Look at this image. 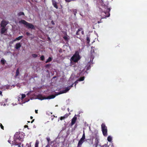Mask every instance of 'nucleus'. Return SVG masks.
Instances as JSON below:
<instances>
[{
	"mask_svg": "<svg viewBox=\"0 0 147 147\" xmlns=\"http://www.w3.org/2000/svg\"><path fill=\"white\" fill-rule=\"evenodd\" d=\"M103 7L105 9L107 10L106 11L105 10L104 11H102L101 14L103 15L102 18H106L107 17H109L110 16V11L111 8H108V6L107 5H104L103 6Z\"/></svg>",
	"mask_w": 147,
	"mask_h": 147,
	"instance_id": "f257e3e1",
	"label": "nucleus"
},
{
	"mask_svg": "<svg viewBox=\"0 0 147 147\" xmlns=\"http://www.w3.org/2000/svg\"><path fill=\"white\" fill-rule=\"evenodd\" d=\"M20 24H23L26 26L28 28L34 29L35 28L33 25L31 23H29L24 20H22L19 21Z\"/></svg>",
	"mask_w": 147,
	"mask_h": 147,
	"instance_id": "f03ea898",
	"label": "nucleus"
},
{
	"mask_svg": "<svg viewBox=\"0 0 147 147\" xmlns=\"http://www.w3.org/2000/svg\"><path fill=\"white\" fill-rule=\"evenodd\" d=\"M80 59V58L79 53L78 52H76L71 57L70 60L71 61H73L75 63H76L78 62Z\"/></svg>",
	"mask_w": 147,
	"mask_h": 147,
	"instance_id": "7ed1b4c3",
	"label": "nucleus"
},
{
	"mask_svg": "<svg viewBox=\"0 0 147 147\" xmlns=\"http://www.w3.org/2000/svg\"><path fill=\"white\" fill-rule=\"evenodd\" d=\"M58 94H55V95H51L49 96H47V97H45L44 96H43L42 95H39L38 97V98L41 100H42L44 99H51L54 98Z\"/></svg>",
	"mask_w": 147,
	"mask_h": 147,
	"instance_id": "20e7f679",
	"label": "nucleus"
},
{
	"mask_svg": "<svg viewBox=\"0 0 147 147\" xmlns=\"http://www.w3.org/2000/svg\"><path fill=\"white\" fill-rule=\"evenodd\" d=\"M20 134L21 133L20 132H17L14 135V138L16 139H18L20 141H22L23 136H21Z\"/></svg>",
	"mask_w": 147,
	"mask_h": 147,
	"instance_id": "39448f33",
	"label": "nucleus"
},
{
	"mask_svg": "<svg viewBox=\"0 0 147 147\" xmlns=\"http://www.w3.org/2000/svg\"><path fill=\"white\" fill-rule=\"evenodd\" d=\"M74 84V83L72 85H71L69 87H67L65 88V89L63 90L62 91H60L59 93L58 94H61L65 93L67 92V91H68L71 88L73 87V85Z\"/></svg>",
	"mask_w": 147,
	"mask_h": 147,
	"instance_id": "423d86ee",
	"label": "nucleus"
},
{
	"mask_svg": "<svg viewBox=\"0 0 147 147\" xmlns=\"http://www.w3.org/2000/svg\"><path fill=\"white\" fill-rule=\"evenodd\" d=\"M77 119V115H75L74 117L71 120V122L70 124V126H72L76 123Z\"/></svg>",
	"mask_w": 147,
	"mask_h": 147,
	"instance_id": "0eeeda50",
	"label": "nucleus"
},
{
	"mask_svg": "<svg viewBox=\"0 0 147 147\" xmlns=\"http://www.w3.org/2000/svg\"><path fill=\"white\" fill-rule=\"evenodd\" d=\"M21 142H18L16 140H14L13 143L14 147H21Z\"/></svg>",
	"mask_w": 147,
	"mask_h": 147,
	"instance_id": "6e6552de",
	"label": "nucleus"
},
{
	"mask_svg": "<svg viewBox=\"0 0 147 147\" xmlns=\"http://www.w3.org/2000/svg\"><path fill=\"white\" fill-rule=\"evenodd\" d=\"M88 139H86L85 141H87V140H88ZM85 141V140L81 138L80 140L79 141L77 147H81L82 145V144Z\"/></svg>",
	"mask_w": 147,
	"mask_h": 147,
	"instance_id": "1a4fd4ad",
	"label": "nucleus"
},
{
	"mask_svg": "<svg viewBox=\"0 0 147 147\" xmlns=\"http://www.w3.org/2000/svg\"><path fill=\"white\" fill-rule=\"evenodd\" d=\"M8 24V22L5 20H2L1 22V26L2 27H5Z\"/></svg>",
	"mask_w": 147,
	"mask_h": 147,
	"instance_id": "9d476101",
	"label": "nucleus"
},
{
	"mask_svg": "<svg viewBox=\"0 0 147 147\" xmlns=\"http://www.w3.org/2000/svg\"><path fill=\"white\" fill-rule=\"evenodd\" d=\"M52 2L53 5V6L56 9H58V6L57 5V3L55 0H52Z\"/></svg>",
	"mask_w": 147,
	"mask_h": 147,
	"instance_id": "9b49d317",
	"label": "nucleus"
},
{
	"mask_svg": "<svg viewBox=\"0 0 147 147\" xmlns=\"http://www.w3.org/2000/svg\"><path fill=\"white\" fill-rule=\"evenodd\" d=\"M21 45L20 42L16 43L15 45V48L17 50L19 49L21 47Z\"/></svg>",
	"mask_w": 147,
	"mask_h": 147,
	"instance_id": "f8f14e48",
	"label": "nucleus"
},
{
	"mask_svg": "<svg viewBox=\"0 0 147 147\" xmlns=\"http://www.w3.org/2000/svg\"><path fill=\"white\" fill-rule=\"evenodd\" d=\"M102 131L103 135L105 136H106L107 135V129H102Z\"/></svg>",
	"mask_w": 147,
	"mask_h": 147,
	"instance_id": "ddd939ff",
	"label": "nucleus"
},
{
	"mask_svg": "<svg viewBox=\"0 0 147 147\" xmlns=\"http://www.w3.org/2000/svg\"><path fill=\"white\" fill-rule=\"evenodd\" d=\"M7 30L5 27H2L1 30V34H3Z\"/></svg>",
	"mask_w": 147,
	"mask_h": 147,
	"instance_id": "4468645a",
	"label": "nucleus"
},
{
	"mask_svg": "<svg viewBox=\"0 0 147 147\" xmlns=\"http://www.w3.org/2000/svg\"><path fill=\"white\" fill-rule=\"evenodd\" d=\"M23 37L22 36H20L17 38H16L13 41V42L15 41L16 40H19L22 39Z\"/></svg>",
	"mask_w": 147,
	"mask_h": 147,
	"instance_id": "2eb2a0df",
	"label": "nucleus"
},
{
	"mask_svg": "<svg viewBox=\"0 0 147 147\" xmlns=\"http://www.w3.org/2000/svg\"><path fill=\"white\" fill-rule=\"evenodd\" d=\"M19 74L20 73L19 71V68H18L16 70V74L15 76V78H16L17 77V76L19 75Z\"/></svg>",
	"mask_w": 147,
	"mask_h": 147,
	"instance_id": "dca6fc26",
	"label": "nucleus"
},
{
	"mask_svg": "<svg viewBox=\"0 0 147 147\" xmlns=\"http://www.w3.org/2000/svg\"><path fill=\"white\" fill-rule=\"evenodd\" d=\"M82 30H83V28H79V29H78V30L77 31L76 33V34L77 35H79V32L80 31H82Z\"/></svg>",
	"mask_w": 147,
	"mask_h": 147,
	"instance_id": "f3484780",
	"label": "nucleus"
},
{
	"mask_svg": "<svg viewBox=\"0 0 147 147\" xmlns=\"http://www.w3.org/2000/svg\"><path fill=\"white\" fill-rule=\"evenodd\" d=\"M90 52H91V53L92 54V55H91L92 58L93 59H94V56L93 55H94V49L92 50Z\"/></svg>",
	"mask_w": 147,
	"mask_h": 147,
	"instance_id": "a211bd4d",
	"label": "nucleus"
},
{
	"mask_svg": "<svg viewBox=\"0 0 147 147\" xmlns=\"http://www.w3.org/2000/svg\"><path fill=\"white\" fill-rule=\"evenodd\" d=\"M5 61H6L3 58L1 60V63L3 65L5 64Z\"/></svg>",
	"mask_w": 147,
	"mask_h": 147,
	"instance_id": "6ab92c4d",
	"label": "nucleus"
},
{
	"mask_svg": "<svg viewBox=\"0 0 147 147\" xmlns=\"http://www.w3.org/2000/svg\"><path fill=\"white\" fill-rule=\"evenodd\" d=\"M39 144V141L38 140H36V142H35V144L34 147H38Z\"/></svg>",
	"mask_w": 147,
	"mask_h": 147,
	"instance_id": "aec40b11",
	"label": "nucleus"
},
{
	"mask_svg": "<svg viewBox=\"0 0 147 147\" xmlns=\"http://www.w3.org/2000/svg\"><path fill=\"white\" fill-rule=\"evenodd\" d=\"M101 129H107V127L104 123H103L101 125Z\"/></svg>",
	"mask_w": 147,
	"mask_h": 147,
	"instance_id": "412c9836",
	"label": "nucleus"
},
{
	"mask_svg": "<svg viewBox=\"0 0 147 147\" xmlns=\"http://www.w3.org/2000/svg\"><path fill=\"white\" fill-rule=\"evenodd\" d=\"M24 13L23 12H20L18 13V16H20L21 15H24Z\"/></svg>",
	"mask_w": 147,
	"mask_h": 147,
	"instance_id": "4be33fe9",
	"label": "nucleus"
},
{
	"mask_svg": "<svg viewBox=\"0 0 147 147\" xmlns=\"http://www.w3.org/2000/svg\"><path fill=\"white\" fill-rule=\"evenodd\" d=\"M85 78V77L84 76L81 77L78 80L79 81H83Z\"/></svg>",
	"mask_w": 147,
	"mask_h": 147,
	"instance_id": "5701e85b",
	"label": "nucleus"
},
{
	"mask_svg": "<svg viewBox=\"0 0 147 147\" xmlns=\"http://www.w3.org/2000/svg\"><path fill=\"white\" fill-rule=\"evenodd\" d=\"M52 58L49 57L47 60L46 61V63H47L49 62H50L52 61Z\"/></svg>",
	"mask_w": 147,
	"mask_h": 147,
	"instance_id": "b1692460",
	"label": "nucleus"
},
{
	"mask_svg": "<svg viewBox=\"0 0 147 147\" xmlns=\"http://www.w3.org/2000/svg\"><path fill=\"white\" fill-rule=\"evenodd\" d=\"M107 140L109 142H111L112 140V137L109 136L107 137Z\"/></svg>",
	"mask_w": 147,
	"mask_h": 147,
	"instance_id": "393cba45",
	"label": "nucleus"
},
{
	"mask_svg": "<svg viewBox=\"0 0 147 147\" xmlns=\"http://www.w3.org/2000/svg\"><path fill=\"white\" fill-rule=\"evenodd\" d=\"M63 38L64 39V40L66 41H68L69 40V38H68L67 37V35H66L64 36L63 37Z\"/></svg>",
	"mask_w": 147,
	"mask_h": 147,
	"instance_id": "a878e982",
	"label": "nucleus"
},
{
	"mask_svg": "<svg viewBox=\"0 0 147 147\" xmlns=\"http://www.w3.org/2000/svg\"><path fill=\"white\" fill-rule=\"evenodd\" d=\"M81 138L84 140H85V134L84 131H83V135H82V137Z\"/></svg>",
	"mask_w": 147,
	"mask_h": 147,
	"instance_id": "bb28decb",
	"label": "nucleus"
},
{
	"mask_svg": "<svg viewBox=\"0 0 147 147\" xmlns=\"http://www.w3.org/2000/svg\"><path fill=\"white\" fill-rule=\"evenodd\" d=\"M70 113H69L68 114H65V115H64V117H65V118H67L68 117V116H69V115L70 114Z\"/></svg>",
	"mask_w": 147,
	"mask_h": 147,
	"instance_id": "cd10ccee",
	"label": "nucleus"
},
{
	"mask_svg": "<svg viewBox=\"0 0 147 147\" xmlns=\"http://www.w3.org/2000/svg\"><path fill=\"white\" fill-rule=\"evenodd\" d=\"M73 11L74 14V16H76V14L77 13V10L76 9H73Z\"/></svg>",
	"mask_w": 147,
	"mask_h": 147,
	"instance_id": "c85d7f7f",
	"label": "nucleus"
},
{
	"mask_svg": "<svg viewBox=\"0 0 147 147\" xmlns=\"http://www.w3.org/2000/svg\"><path fill=\"white\" fill-rule=\"evenodd\" d=\"M20 133H21V134H20V135L21 136H23V138H24V136H25V134L23 133V132H20Z\"/></svg>",
	"mask_w": 147,
	"mask_h": 147,
	"instance_id": "c756f323",
	"label": "nucleus"
},
{
	"mask_svg": "<svg viewBox=\"0 0 147 147\" xmlns=\"http://www.w3.org/2000/svg\"><path fill=\"white\" fill-rule=\"evenodd\" d=\"M32 57L34 58H35L36 57H37L38 56V55H37L36 54H32Z\"/></svg>",
	"mask_w": 147,
	"mask_h": 147,
	"instance_id": "7c9ffc66",
	"label": "nucleus"
},
{
	"mask_svg": "<svg viewBox=\"0 0 147 147\" xmlns=\"http://www.w3.org/2000/svg\"><path fill=\"white\" fill-rule=\"evenodd\" d=\"M45 59V57L43 55H42L40 57V60L43 61Z\"/></svg>",
	"mask_w": 147,
	"mask_h": 147,
	"instance_id": "2f4dec72",
	"label": "nucleus"
},
{
	"mask_svg": "<svg viewBox=\"0 0 147 147\" xmlns=\"http://www.w3.org/2000/svg\"><path fill=\"white\" fill-rule=\"evenodd\" d=\"M26 96L25 94H22V97L21 98L22 99H24L25 97Z\"/></svg>",
	"mask_w": 147,
	"mask_h": 147,
	"instance_id": "473e14b6",
	"label": "nucleus"
},
{
	"mask_svg": "<svg viewBox=\"0 0 147 147\" xmlns=\"http://www.w3.org/2000/svg\"><path fill=\"white\" fill-rule=\"evenodd\" d=\"M86 40L87 41V43H89L90 42V39L88 37H87Z\"/></svg>",
	"mask_w": 147,
	"mask_h": 147,
	"instance_id": "72a5a7b5",
	"label": "nucleus"
},
{
	"mask_svg": "<svg viewBox=\"0 0 147 147\" xmlns=\"http://www.w3.org/2000/svg\"><path fill=\"white\" fill-rule=\"evenodd\" d=\"M31 143L30 142V144H28V143H27L26 144V145L28 146V147H31Z\"/></svg>",
	"mask_w": 147,
	"mask_h": 147,
	"instance_id": "f704fd0d",
	"label": "nucleus"
},
{
	"mask_svg": "<svg viewBox=\"0 0 147 147\" xmlns=\"http://www.w3.org/2000/svg\"><path fill=\"white\" fill-rule=\"evenodd\" d=\"M79 81L78 80L76 81L75 82H74V83L75 84V86H76V85L78 83V82Z\"/></svg>",
	"mask_w": 147,
	"mask_h": 147,
	"instance_id": "c9c22d12",
	"label": "nucleus"
},
{
	"mask_svg": "<svg viewBox=\"0 0 147 147\" xmlns=\"http://www.w3.org/2000/svg\"><path fill=\"white\" fill-rule=\"evenodd\" d=\"M65 117H64L63 116H62V117H60V119L61 120H62L63 119H65Z\"/></svg>",
	"mask_w": 147,
	"mask_h": 147,
	"instance_id": "e433bc0d",
	"label": "nucleus"
},
{
	"mask_svg": "<svg viewBox=\"0 0 147 147\" xmlns=\"http://www.w3.org/2000/svg\"><path fill=\"white\" fill-rule=\"evenodd\" d=\"M26 35L28 36H29L30 35H31V34L30 33H29L28 32H26Z\"/></svg>",
	"mask_w": 147,
	"mask_h": 147,
	"instance_id": "4c0bfd02",
	"label": "nucleus"
},
{
	"mask_svg": "<svg viewBox=\"0 0 147 147\" xmlns=\"http://www.w3.org/2000/svg\"><path fill=\"white\" fill-rule=\"evenodd\" d=\"M0 127H1V129H4L3 128L4 127L2 125L1 123H0Z\"/></svg>",
	"mask_w": 147,
	"mask_h": 147,
	"instance_id": "58836bf2",
	"label": "nucleus"
},
{
	"mask_svg": "<svg viewBox=\"0 0 147 147\" xmlns=\"http://www.w3.org/2000/svg\"><path fill=\"white\" fill-rule=\"evenodd\" d=\"M51 23L53 25H54L55 24L53 21H51Z\"/></svg>",
	"mask_w": 147,
	"mask_h": 147,
	"instance_id": "ea45409f",
	"label": "nucleus"
},
{
	"mask_svg": "<svg viewBox=\"0 0 147 147\" xmlns=\"http://www.w3.org/2000/svg\"><path fill=\"white\" fill-rule=\"evenodd\" d=\"M50 64H47L46 65V67H48L50 66Z\"/></svg>",
	"mask_w": 147,
	"mask_h": 147,
	"instance_id": "a19ab883",
	"label": "nucleus"
},
{
	"mask_svg": "<svg viewBox=\"0 0 147 147\" xmlns=\"http://www.w3.org/2000/svg\"><path fill=\"white\" fill-rule=\"evenodd\" d=\"M24 128H28V126L27 125H26L24 126Z\"/></svg>",
	"mask_w": 147,
	"mask_h": 147,
	"instance_id": "79ce46f5",
	"label": "nucleus"
},
{
	"mask_svg": "<svg viewBox=\"0 0 147 147\" xmlns=\"http://www.w3.org/2000/svg\"><path fill=\"white\" fill-rule=\"evenodd\" d=\"M66 2H70L71 0H65Z\"/></svg>",
	"mask_w": 147,
	"mask_h": 147,
	"instance_id": "37998d69",
	"label": "nucleus"
},
{
	"mask_svg": "<svg viewBox=\"0 0 147 147\" xmlns=\"http://www.w3.org/2000/svg\"><path fill=\"white\" fill-rule=\"evenodd\" d=\"M77 124H76L75 125V126H74V129H75L77 127Z\"/></svg>",
	"mask_w": 147,
	"mask_h": 147,
	"instance_id": "c03bdc74",
	"label": "nucleus"
},
{
	"mask_svg": "<svg viewBox=\"0 0 147 147\" xmlns=\"http://www.w3.org/2000/svg\"><path fill=\"white\" fill-rule=\"evenodd\" d=\"M45 147H50V145L49 144H48Z\"/></svg>",
	"mask_w": 147,
	"mask_h": 147,
	"instance_id": "a18cd8bd",
	"label": "nucleus"
},
{
	"mask_svg": "<svg viewBox=\"0 0 147 147\" xmlns=\"http://www.w3.org/2000/svg\"><path fill=\"white\" fill-rule=\"evenodd\" d=\"M38 110H35V112L37 114L38 113Z\"/></svg>",
	"mask_w": 147,
	"mask_h": 147,
	"instance_id": "49530a36",
	"label": "nucleus"
},
{
	"mask_svg": "<svg viewBox=\"0 0 147 147\" xmlns=\"http://www.w3.org/2000/svg\"><path fill=\"white\" fill-rule=\"evenodd\" d=\"M82 34H84V31H83L82 30Z\"/></svg>",
	"mask_w": 147,
	"mask_h": 147,
	"instance_id": "de8ad7c7",
	"label": "nucleus"
},
{
	"mask_svg": "<svg viewBox=\"0 0 147 147\" xmlns=\"http://www.w3.org/2000/svg\"><path fill=\"white\" fill-rule=\"evenodd\" d=\"M0 94L2 96V92L1 91H0Z\"/></svg>",
	"mask_w": 147,
	"mask_h": 147,
	"instance_id": "09e8293b",
	"label": "nucleus"
},
{
	"mask_svg": "<svg viewBox=\"0 0 147 147\" xmlns=\"http://www.w3.org/2000/svg\"><path fill=\"white\" fill-rule=\"evenodd\" d=\"M47 140L48 142H49L50 140V139L49 138H47Z\"/></svg>",
	"mask_w": 147,
	"mask_h": 147,
	"instance_id": "8fccbe9b",
	"label": "nucleus"
},
{
	"mask_svg": "<svg viewBox=\"0 0 147 147\" xmlns=\"http://www.w3.org/2000/svg\"><path fill=\"white\" fill-rule=\"evenodd\" d=\"M34 119H33L31 122V123H32L34 121Z\"/></svg>",
	"mask_w": 147,
	"mask_h": 147,
	"instance_id": "3c124183",
	"label": "nucleus"
},
{
	"mask_svg": "<svg viewBox=\"0 0 147 147\" xmlns=\"http://www.w3.org/2000/svg\"><path fill=\"white\" fill-rule=\"evenodd\" d=\"M33 117H32V116H31V117H30V119H33Z\"/></svg>",
	"mask_w": 147,
	"mask_h": 147,
	"instance_id": "603ef678",
	"label": "nucleus"
},
{
	"mask_svg": "<svg viewBox=\"0 0 147 147\" xmlns=\"http://www.w3.org/2000/svg\"><path fill=\"white\" fill-rule=\"evenodd\" d=\"M97 144H96L95 147H97Z\"/></svg>",
	"mask_w": 147,
	"mask_h": 147,
	"instance_id": "864d4df0",
	"label": "nucleus"
},
{
	"mask_svg": "<svg viewBox=\"0 0 147 147\" xmlns=\"http://www.w3.org/2000/svg\"><path fill=\"white\" fill-rule=\"evenodd\" d=\"M7 99H6L5 100H6V101L7 102Z\"/></svg>",
	"mask_w": 147,
	"mask_h": 147,
	"instance_id": "5fc2aeb1",
	"label": "nucleus"
},
{
	"mask_svg": "<svg viewBox=\"0 0 147 147\" xmlns=\"http://www.w3.org/2000/svg\"><path fill=\"white\" fill-rule=\"evenodd\" d=\"M67 110H68V111H69V108H68Z\"/></svg>",
	"mask_w": 147,
	"mask_h": 147,
	"instance_id": "6e6d98bb",
	"label": "nucleus"
},
{
	"mask_svg": "<svg viewBox=\"0 0 147 147\" xmlns=\"http://www.w3.org/2000/svg\"><path fill=\"white\" fill-rule=\"evenodd\" d=\"M22 147H23V144H22Z\"/></svg>",
	"mask_w": 147,
	"mask_h": 147,
	"instance_id": "4d7b16f0",
	"label": "nucleus"
},
{
	"mask_svg": "<svg viewBox=\"0 0 147 147\" xmlns=\"http://www.w3.org/2000/svg\"><path fill=\"white\" fill-rule=\"evenodd\" d=\"M28 122V123H30V121H28V122Z\"/></svg>",
	"mask_w": 147,
	"mask_h": 147,
	"instance_id": "13d9d810",
	"label": "nucleus"
},
{
	"mask_svg": "<svg viewBox=\"0 0 147 147\" xmlns=\"http://www.w3.org/2000/svg\"><path fill=\"white\" fill-rule=\"evenodd\" d=\"M98 23H100V22L98 21Z\"/></svg>",
	"mask_w": 147,
	"mask_h": 147,
	"instance_id": "bf43d9fd",
	"label": "nucleus"
},
{
	"mask_svg": "<svg viewBox=\"0 0 147 147\" xmlns=\"http://www.w3.org/2000/svg\"><path fill=\"white\" fill-rule=\"evenodd\" d=\"M49 39H50V38H49Z\"/></svg>",
	"mask_w": 147,
	"mask_h": 147,
	"instance_id": "052dcab7",
	"label": "nucleus"
},
{
	"mask_svg": "<svg viewBox=\"0 0 147 147\" xmlns=\"http://www.w3.org/2000/svg\"><path fill=\"white\" fill-rule=\"evenodd\" d=\"M89 129H90V127H89Z\"/></svg>",
	"mask_w": 147,
	"mask_h": 147,
	"instance_id": "680f3d73",
	"label": "nucleus"
}]
</instances>
